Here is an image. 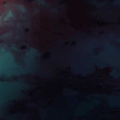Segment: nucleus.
Listing matches in <instances>:
<instances>
[{
	"mask_svg": "<svg viewBox=\"0 0 120 120\" xmlns=\"http://www.w3.org/2000/svg\"><path fill=\"white\" fill-rule=\"evenodd\" d=\"M33 51L34 52V56L36 57L34 58V61L35 62H37L39 61V57L41 55V54L40 52V51L36 48H34L33 49Z\"/></svg>",
	"mask_w": 120,
	"mask_h": 120,
	"instance_id": "f257e3e1",
	"label": "nucleus"
},
{
	"mask_svg": "<svg viewBox=\"0 0 120 120\" xmlns=\"http://www.w3.org/2000/svg\"><path fill=\"white\" fill-rule=\"evenodd\" d=\"M108 66H114V65L113 64H110L108 63L105 62L98 65L97 67L103 69Z\"/></svg>",
	"mask_w": 120,
	"mask_h": 120,
	"instance_id": "f03ea898",
	"label": "nucleus"
},
{
	"mask_svg": "<svg viewBox=\"0 0 120 120\" xmlns=\"http://www.w3.org/2000/svg\"><path fill=\"white\" fill-rule=\"evenodd\" d=\"M31 0H30V65H31V30L32 28L31 26ZM31 74V65H30V75Z\"/></svg>",
	"mask_w": 120,
	"mask_h": 120,
	"instance_id": "7ed1b4c3",
	"label": "nucleus"
},
{
	"mask_svg": "<svg viewBox=\"0 0 120 120\" xmlns=\"http://www.w3.org/2000/svg\"><path fill=\"white\" fill-rule=\"evenodd\" d=\"M90 2L92 3L95 4L96 5L98 6H101L102 4L101 3H96V2L95 0H93ZM105 4V3H102V4Z\"/></svg>",
	"mask_w": 120,
	"mask_h": 120,
	"instance_id": "20e7f679",
	"label": "nucleus"
},
{
	"mask_svg": "<svg viewBox=\"0 0 120 120\" xmlns=\"http://www.w3.org/2000/svg\"><path fill=\"white\" fill-rule=\"evenodd\" d=\"M40 1L41 3L46 5H49L50 4L49 3H47L45 2L44 0H36Z\"/></svg>",
	"mask_w": 120,
	"mask_h": 120,
	"instance_id": "39448f33",
	"label": "nucleus"
},
{
	"mask_svg": "<svg viewBox=\"0 0 120 120\" xmlns=\"http://www.w3.org/2000/svg\"><path fill=\"white\" fill-rule=\"evenodd\" d=\"M19 7L21 9V12H24L25 11L24 5H21L19 6Z\"/></svg>",
	"mask_w": 120,
	"mask_h": 120,
	"instance_id": "423d86ee",
	"label": "nucleus"
},
{
	"mask_svg": "<svg viewBox=\"0 0 120 120\" xmlns=\"http://www.w3.org/2000/svg\"><path fill=\"white\" fill-rule=\"evenodd\" d=\"M40 11L39 9L38 8H36L35 9V14H38Z\"/></svg>",
	"mask_w": 120,
	"mask_h": 120,
	"instance_id": "0eeeda50",
	"label": "nucleus"
},
{
	"mask_svg": "<svg viewBox=\"0 0 120 120\" xmlns=\"http://www.w3.org/2000/svg\"><path fill=\"white\" fill-rule=\"evenodd\" d=\"M31 78H30V82H31ZM30 109H31V84L30 83ZM31 116V111H30V116ZM30 120H31V117H30Z\"/></svg>",
	"mask_w": 120,
	"mask_h": 120,
	"instance_id": "6e6552de",
	"label": "nucleus"
},
{
	"mask_svg": "<svg viewBox=\"0 0 120 120\" xmlns=\"http://www.w3.org/2000/svg\"><path fill=\"white\" fill-rule=\"evenodd\" d=\"M39 65L35 63L34 64V67L35 68H37L39 66Z\"/></svg>",
	"mask_w": 120,
	"mask_h": 120,
	"instance_id": "1a4fd4ad",
	"label": "nucleus"
},
{
	"mask_svg": "<svg viewBox=\"0 0 120 120\" xmlns=\"http://www.w3.org/2000/svg\"><path fill=\"white\" fill-rule=\"evenodd\" d=\"M114 4H120V2L119 0H117L116 2H115Z\"/></svg>",
	"mask_w": 120,
	"mask_h": 120,
	"instance_id": "9d476101",
	"label": "nucleus"
},
{
	"mask_svg": "<svg viewBox=\"0 0 120 120\" xmlns=\"http://www.w3.org/2000/svg\"><path fill=\"white\" fill-rule=\"evenodd\" d=\"M38 73V72L37 71V70L36 69H34V74H36Z\"/></svg>",
	"mask_w": 120,
	"mask_h": 120,
	"instance_id": "9b49d317",
	"label": "nucleus"
},
{
	"mask_svg": "<svg viewBox=\"0 0 120 120\" xmlns=\"http://www.w3.org/2000/svg\"><path fill=\"white\" fill-rule=\"evenodd\" d=\"M114 73H115L114 72H113V73H111V75H112V76H114V77H116V75H114Z\"/></svg>",
	"mask_w": 120,
	"mask_h": 120,
	"instance_id": "f8f14e48",
	"label": "nucleus"
},
{
	"mask_svg": "<svg viewBox=\"0 0 120 120\" xmlns=\"http://www.w3.org/2000/svg\"><path fill=\"white\" fill-rule=\"evenodd\" d=\"M20 17L21 18H22L23 19H24V17L22 15H20Z\"/></svg>",
	"mask_w": 120,
	"mask_h": 120,
	"instance_id": "ddd939ff",
	"label": "nucleus"
},
{
	"mask_svg": "<svg viewBox=\"0 0 120 120\" xmlns=\"http://www.w3.org/2000/svg\"><path fill=\"white\" fill-rule=\"evenodd\" d=\"M35 95L36 97H37L38 96V94H37L35 93L34 94Z\"/></svg>",
	"mask_w": 120,
	"mask_h": 120,
	"instance_id": "4468645a",
	"label": "nucleus"
},
{
	"mask_svg": "<svg viewBox=\"0 0 120 120\" xmlns=\"http://www.w3.org/2000/svg\"><path fill=\"white\" fill-rule=\"evenodd\" d=\"M21 88L23 89H25V87L23 85L22 87H21Z\"/></svg>",
	"mask_w": 120,
	"mask_h": 120,
	"instance_id": "2eb2a0df",
	"label": "nucleus"
},
{
	"mask_svg": "<svg viewBox=\"0 0 120 120\" xmlns=\"http://www.w3.org/2000/svg\"><path fill=\"white\" fill-rule=\"evenodd\" d=\"M53 11L54 12H57L56 9H54L53 10Z\"/></svg>",
	"mask_w": 120,
	"mask_h": 120,
	"instance_id": "dca6fc26",
	"label": "nucleus"
},
{
	"mask_svg": "<svg viewBox=\"0 0 120 120\" xmlns=\"http://www.w3.org/2000/svg\"><path fill=\"white\" fill-rule=\"evenodd\" d=\"M9 3H7L6 4V6H8L9 5Z\"/></svg>",
	"mask_w": 120,
	"mask_h": 120,
	"instance_id": "f3484780",
	"label": "nucleus"
},
{
	"mask_svg": "<svg viewBox=\"0 0 120 120\" xmlns=\"http://www.w3.org/2000/svg\"><path fill=\"white\" fill-rule=\"evenodd\" d=\"M19 37V36L18 35H17L16 36V37H15V38H18V37Z\"/></svg>",
	"mask_w": 120,
	"mask_h": 120,
	"instance_id": "a211bd4d",
	"label": "nucleus"
},
{
	"mask_svg": "<svg viewBox=\"0 0 120 120\" xmlns=\"http://www.w3.org/2000/svg\"><path fill=\"white\" fill-rule=\"evenodd\" d=\"M34 25H38V24L37 23H34Z\"/></svg>",
	"mask_w": 120,
	"mask_h": 120,
	"instance_id": "6ab92c4d",
	"label": "nucleus"
},
{
	"mask_svg": "<svg viewBox=\"0 0 120 120\" xmlns=\"http://www.w3.org/2000/svg\"><path fill=\"white\" fill-rule=\"evenodd\" d=\"M33 31L34 32H35V33L36 32V31L35 30L33 29Z\"/></svg>",
	"mask_w": 120,
	"mask_h": 120,
	"instance_id": "aec40b11",
	"label": "nucleus"
},
{
	"mask_svg": "<svg viewBox=\"0 0 120 120\" xmlns=\"http://www.w3.org/2000/svg\"><path fill=\"white\" fill-rule=\"evenodd\" d=\"M61 8L62 9H64L65 8L63 7H61Z\"/></svg>",
	"mask_w": 120,
	"mask_h": 120,
	"instance_id": "412c9836",
	"label": "nucleus"
},
{
	"mask_svg": "<svg viewBox=\"0 0 120 120\" xmlns=\"http://www.w3.org/2000/svg\"><path fill=\"white\" fill-rule=\"evenodd\" d=\"M113 105H116V103H113Z\"/></svg>",
	"mask_w": 120,
	"mask_h": 120,
	"instance_id": "4be33fe9",
	"label": "nucleus"
},
{
	"mask_svg": "<svg viewBox=\"0 0 120 120\" xmlns=\"http://www.w3.org/2000/svg\"><path fill=\"white\" fill-rule=\"evenodd\" d=\"M11 117L12 118H13V117H14V116H11Z\"/></svg>",
	"mask_w": 120,
	"mask_h": 120,
	"instance_id": "5701e85b",
	"label": "nucleus"
},
{
	"mask_svg": "<svg viewBox=\"0 0 120 120\" xmlns=\"http://www.w3.org/2000/svg\"><path fill=\"white\" fill-rule=\"evenodd\" d=\"M82 75H85V74L84 73H83L82 74Z\"/></svg>",
	"mask_w": 120,
	"mask_h": 120,
	"instance_id": "b1692460",
	"label": "nucleus"
},
{
	"mask_svg": "<svg viewBox=\"0 0 120 120\" xmlns=\"http://www.w3.org/2000/svg\"><path fill=\"white\" fill-rule=\"evenodd\" d=\"M95 102H98L96 100L95 101Z\"/></svg>",
	"mask_w": 120,
	"mask_h": 120,
	"instance_id": "393cba45",
	"label": "nucleus"
},
{
	"mask_svg": "<svg viewBox=\"0 0 120 120\" xmlns=\"http://www.w3.org/2000/svg\"><path fill=\"white\" fill-rule=\"evenodd\" d=\"M91 67L92 68H93L94 69V68H95L93 66H91Z\"/></svg>",
	"mask_w": 120,
	"mask_h": 120,
	"instance_id": "a878e982",
	"label": "nucleus"
},
{
	"mask_svg": "<svg viewBox=\"0 0 120 120\" xmlns=\"http://www.w3.org/2000/svg\"><path fill=\"white\" fill-rule=\"evenodd\" d=\"M24 72H23L22 73V74H24Z\"/></svg>",
	"mask_w": 120,
	"mask_h": 120,
	"instance_id": "bb28decb",
	"label": "nucleus"
},
{
	"mask_svg": "<svg viewBox=\"0 0 120 120\" xmlns=\"http://www.w3.org/2000/svg\"><path fill=\"white\" fill-rule=\"evenodd\" d=\"M118 100L119 101H120V98H118Z\"/></svg>",
	"mask_w": 120,
	"mask_h": 120,
	"instance_id": "cd10ccee",
	"label": "nucleus"
},
{
	"mask_svg": "<svg viewBox=\"0 0 120 120\" xmlns=\"http://www.w3.org/2000/svg\"><path fill=\"white\" fill-rule=\"evenodd\" d=\"M99 96L100 97H101V95H99Z\"/></svg>",
	"mask_w": 120,
	"mask_h": 120,
	"instance_id": "c85d7f7f",
	"label": "nucleus"
},
{
	"mask_svg": "<svg viewBox=\"0 0 120 120\" xmlns=\"http://www.w3.org/2000/svg\"><path fill=\"white\" fill-rule=\"evenodd\" d=\"M107 116H109V115H107Z\"/></svg>",
	"mask_w": 120,
	"mask_h": 120,
	"instance_id": "c756f323",
	"label": "nucleus"
},
{
	"mask_svg": "<svg viewBox=\"0 0 120 120\" xmlns=\"http://www.w3.org/2000/svg\"><path fill=\"white\" fill-rule=\"evenodd\" d=\"M35 105L36 106H37V104H36Z\"/></svg>",
	"mask_w": 120,
	"mask_h": 120,
	"instance_id": "7c9ffc66",
	"label": "nucleus"
},
{
	"mask_svg": "<svg viewBox=\"0 0 120 120\" xmlns=\"http://www.w3.org/2000/svg\"><path fill=\"white\" fill-rule=\"evenodd\" d=\"M19 94H20V93H21V92L20 91H19Z\"/></svg>",
	"mask_w": 120,
	"mask_h": 120,
	"instance_id": "2f4dec72",
	"label": "nucleus"
},
{
	"mask_svg": "<svg viewBox=\"0 0 120 120\" xmlns=\"http://www.w3.org/2000/svg\"><path fill=\"white\" fill-rule=\"evenodd\" d=\"M16 97H15H15H14V98H16Z\"/></svg>",
	"mask_w": 120,
	"mask_h": 120,
	"instance_id": "473e14b6",
	"label": "nucleus"
},
{
	"mask_svg": "<svg viewBox=\"0 0 120 120\" xmlns=\"http://www.w3.org/2000/svg\"><path fill=\"white\" fill-rule=\"evenodd\" d=\"M116 98V97H113V98Z\"/></svg>",
	"mask_w": 120,
	"mask_h": 120,
	"instance_id": "72a5a7b5",
	"label": "nucleus"
},
{
	"mask_svg": "<svg viewBox=\"0 0 120 120\" xmlns=\"http://www.w3.org/2000/svg\"><path fill=\"white\" fill-rule=\"evenodd\" d=\"M90 108H92V107H91V106H90Z\"/></svg>",
	"mask_w": 120,
	"mask_h": 120,
	"instance_id": "f704fd0d",
	"label": "nucleus"
},
{
	"mask_svg": "<svg viewBox=\"0 0 120 120\" xmlns=\"http://www.w3.org/2000/svg\"><path fill=\"white\" fill-rule=\"evenodd\" d=\"M10 100H11V98H10Z\"/></svg>",
	"mask_w": 120,
	"mask_h": 120,
	"instance_id": "c9c22d12",
	"label": "nucleus"
},
{
	"mask_svg": "<svg viewBox=\"0 0 120 120\" xmlns=\"http://www.w3.org/2000/svg\"><path fill=\"white\" fill-rule=\"evenodd\" d=\"M116 103H119V102H116Z\"/></svg>",
	"mask_w": 120,
	"mask_h": 120,
	"instance_id": "e433bc0d",
	"label": "nucleus"
},
{
	"mask_svg": "<svg viewBox=\"0 0 120 120\" xmlns=\"http://www.w3.org/2000/svg\"><path fill=\"white\" fill-rule=\"evenodd\" d=\"M111 98V99H112V98Z\"/></svg>",
	"mask_w": 120,
	"mask_h": 120,
	"instance_id": "4c0bfd02",
	"label": "nucleus"
},
{
	"mask_svg": "<svg viewBox=\"0 0 120 120\" xmlns=\"http://www.w3.org/2000/svg\"><path fill=\"white\" fill-rule=\"evenodd\" d=\"M69 91H71V90H68Z\"/></svg>",
	"mask_w": 120,
	"mask_h": 120,
	"instance_id": "58836bf2",
	"label": "nucleus"
},
{
	"mask_svg": "<svg viewBox=\"0 0 120 120\" xmlns=\"http://www.w3.org/2000/svg\"><path fill=\"white\" fill-rule=\"evenodd\" d=\"M118 76H120L119 75H118Z\"/></svg>",
	"mask_w": 120,
	"mask_h": 120,
	"instance_id": "ea45409f",
	"label": "nucleus"
},
{
	"mask_svg": "<svg viewBox=\"0 0 120 120\" xmlns=\"http://www.w3.org/2000/svg\"><path fill=\"white\" fill-rule=\"evenodd\" d=\"M90 96H88V97H90Z\"/></svg>",
	"mask_w": 120,
	"mask_h": 120,
	"instance_id": "a19ab883",
	"label": "nucleus"
}]
</instances>
